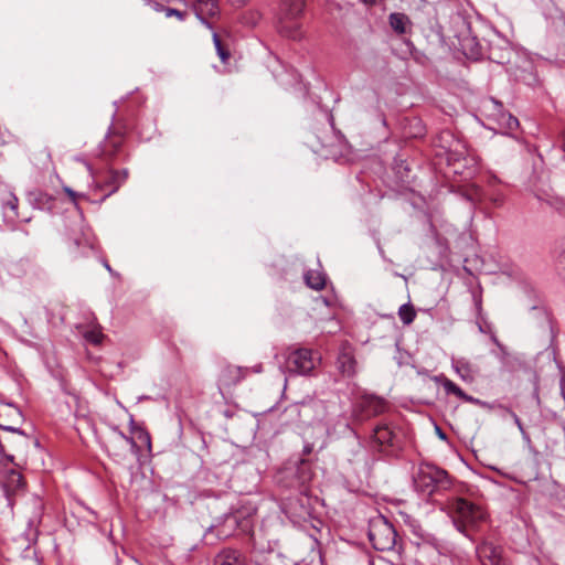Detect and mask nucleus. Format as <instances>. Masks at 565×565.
Instances as JSON below:
<instances>
[{
  "label": "nucleus",
  "mask_w": 565,
  "mask_h": 565,
  "mask_svg": "<svg viewBox=\"0 0 565 565\" xmlns=\"http://www.w3.org/2000/svg\"><path fill=\"white\" fill-rule=\"evenodd\" d=\"M231 6L235 7V8H241L245 4H247L250 0H227Z\"/></svg>",
  "instance_id": "obj_36"
},
{
  "label": "nucleus",
  "mask_w": 565,
  "mask_h": 565,
  "mask_svg": "<svg viewBox=\"0 0 565 565\" xmlns=\"http://www.w3.org/2000/svg\"><path fill=\"white\" fill-rule=\"evenodd\" d=\"M166 8H167V7H164L163 4L154 3V9H156L157 11L164 12V9H166Z\"/></svg>",
  "instance_id": "obj_40"
},
{
  "label": "nucleus",
  "mask_w": 565,
  "mask_h": 565,
  "mask_svg": "<svg viewBox=\"0 0 565 565\" xmlns=\"http://www.w3.org/2000/svg\"><path fill=\"white\" fill-rule=\"evenodd\" d=\"M372 443L380 451L393 452L399 447L398 437L393 427L387 423L379 424L374 427Z\"/></svg>",
  "instance_id": "obj_9"
},
{
  "label": "nucleus",
  "mask_w": 565,
  "mask_h": 565,
  "mask_svg": "<svg viewBox=\"0 0 565 565\" xmlns=\"http://www.w3.org/2000/svg\"><path fill=\"white\" fill-rule=\"evenodd\" d=\"M434 381L436 383H439L444 387L447 395L451 394L460 399L462 396H465V392L455 382L446 377L444 374L436 375L434 377Z\"/></svg>",
  "instance_id": "obj_18"
},
{
  "label": "nucleus",
  "mask_w": 565,
  "mask_h": 565,
  "mask_svg": "<svg viewBox=\"0 0 565 565\" xmlns=\"http://www.w3.org/2000/svg\"><path fill=\"white\" fill-rule=\"evenodd\" d=\"M489 102H490L491 104H493L494 108H495L498 111H501V110H502L503 105H502V103H501V102H499V100H497V99H494V98H490V99H489Z\"/></svg>",
  "instance_id": "obj_37"
},
{
  "label": "nucleus",
  "mask_w": 565,
  "mask_h": 565,
  "mask_svg": "<svg viewBox=\"0 0 565 565\" xmlns=\"http://www.w3.org/2000/svg\"><path fill=\"white\" fill-rule=\"evenodd\" d=\"M367 3H374L376 0H364Z\"/></svg>",
  "instance_id": "obj_47"
},
{
  "label": "nucleus",
  "mask_w": 565,
  "mask_h": 565,
  "mask_svg": "<svg viewBox=\"0 0 565 565\" xmlns=\"http://www.w3.org/2000/svg\"><path fill=\"white\" fill-rule=\"evenodd\" d=\"M313 476L311 463L307 459H300L296 468V477L298 482L303 486L308 483Z\"/></svg>",
  "instance_id": "obj_19"
},
{
  "label": "nucleus",
  "mask_w": 565,
  "mask_h": 565,
  "mask_svg": "<svg viewBox=\"0 0 565 565\" xmlns=\"http://www.w3.org/2000/svg\"><path fill=\"white\" fill-rule=\"evenodd\" d=\"M367 536L372 546L377 551H397L399 553L402 550L394 525L382 515L370 521Z\"/></svg>",
  "instance_id": "obj_4"
},
{
  "label": "nucleus",
  "mask_w": 565,
  "mask_h": 565,
  "mask_svg": "<svg viewBox=\"0 0 565 565\" xmlns=\"http://www.w3.org/2000/svg\"><path fill=\"white\" fill-rule=\"evenodd\" d=\"M305 7V0H280L276 14V29L280 35L295 41L302 39Z\"/></svg>",
  "instance_id": "obj_1"
},
{
  "label": "nucleus",
  "mask_w": 565,
  "mask_h": 565,
  "mask_svg": "<svg viewBox=\"0 0 565 565\" xmlns=\"http://www.w3.org/2000/svg\"><path fill=\"white\" fill-rule=\"evenodd\" d=\"M398 317L401 321L408 326L411 324L415 318H416V311L412 303H404L398 309Z\"/></svg>",
  "instance_id": "obj_22"
},
{
  "label": "nucleus",
  "mask_w": 565,
  "mask_h": 565,
  "mask_svg": "<svg viewBox=\"0 0 565 565\" xmlns=\"http://www.w3.org/2000/svg\"><path fill=\"white\" fill-rule=\"evenodd\" d=\"M35 201L38 203V207L41 210H44V209L51 210L52 209L53 199L50 195H47L46 193L38 192L35 194Z\"/></svg>",
  "instance_id": "obj_24"
},
{
  "label": "nucleus",
  "mask_w": 565,
  "mask_h": 565,
  "mask_svg": "<svg viewBox=\"0 0 565 565\" xmlns=\"http://www.w3.org/2000/svg\"><path fill=\"white\" fill-rule=\"evenodd\" d=\"M407 23H408V18L404 13H392L390 15L391 28L399 34H403L406 32Z\"/></svg>",
  "instance_id": "obj_21"
},
{
  "label": "nucleus",
  "mask_w": 565,
  "mask_h": 565,
  "mask_svg": "<svg viewBox=\"0 0 565 565\" xmlns=\"http://www.w3.org/2000/svg\"><path fill=\"white\" fill-rule=\"evenodd\" d=\"M249 367L225 365L218 375L220 387H231L241 383L248 374Z\"/></svg>",
  "instance_id": "obj_10"
},
{
  "label": "nucleus",
  "mask_w": 565,
  "mask_h": 565,
  "mask_svg": "<svg viewBox=\"0 0 565 565\" xmlns=\"http://www.w3.org/2000/svg\"><path fill=\"white\" fill-rule=\"evenodd\" d=\"M448 510L456 529L472 540L471 531L486 520V513L478 505L462 498H454L448 501Z\"/></svg>",
  "instance_id": "obj_2"
},
{
  "label": "nucleus",
  "mask_w": 565,
  "mask_h": 565,
  "mask_svg": "<svg viewBox=\"0 0 565 565\" xmlns=\"http://www.w3.org/2000/svg\"><path fill=\"white\" fill-rule=\"evenodd\" d=\"M502 119L505 120V127L509 130H514L519 126V120L512 116L511 114H504L502 113Z\"/></svg>",
  "instance_id": "obj_28"
},
{
  "label": "nucleus",
  "mask_w": 565,
  "mask_h": 565,
  "mask_svg": "<svg viewBox=\"0 0 565 565\" xmlns=\"http://www.w3.org/2000/svg\"><path fill=\"white\" fill-rule=\"evenodd\" d=\"M249 371H253L254 373H262L263 372V365L260 363L256 364L255 366L249 369Z\"/></svg>",
  "instance_id": "obj_39"
},
{
  "label": "nucleus",
  "mask_w": 565,
  "mask_h": 565,
  "mask_svg": "<svg viewBox=\"0 0 565 565\" xmlns=\"http://www.w3.org/2000/svg\"><path fill=\"white\" fill-rule=\"evenodd\" d=\"M85 339L93 344H99L103 340V333L99 330H90L85 333Z\"/></svg>",
  "instance_id": "obj_26"
},
{
  "label": "nucleus",
  "mask_w": 565,
  "mask_h": 565,
  "mask_svg": "<svg viewBox=\"0 0 565 565\" xmlns=\"http://www.w3.org/2000/svg\"><path fill=\"white\" fill-rule=\"evenodd\" d=\"M143 437H145V440L147 441L148 446H150V436H149V434H145Z\"/></svg>",
  "instance_id": "obj_43"
},
{
  "label": "nucleus",
  "mask_w": 565,
  "mask_h": 565,
  "mask_svg": "<svg viewBox=\"0 0 565 565\" xmlns=\"http://www.w3.org/2000/svg\"><path fill=\"white\" fill-rule=\"evenodd\" d=\"M451 367L463 382H475L478 370L469 360L465 358L452 359Z\"/></svg>",
  "instance_id": "obj_13"
},
{
  "label": "nucleus",
  "mask_w": 565,
  "mask_h": 565,
  "mask_svg": "<svg viewBox=\"0 0 565 565\" xmlns=\"http://www.w3.org/2000/svg\"><path fill=\"white\" fill-rule=\"evenodd\" d=\"M437 431H438L440 438H443V439L446 438V435L441 431L440 428L437 427Z\"/></svg>",
  "instance_id": "obj_44"
},
{
  "label": "nucleus",
  "mask_w": 565,
  "mask_h": 565,
  "mask_svg": "<svg viewBox=\"0 0 565 565\" xmlns=\"http://www.w3.org/2000/svg\"><path fill=\"white\" fill-rule=\"evenodd\" d=\"M164 15L167 18L175 17L179 20L183 21L185 19V17L188 15V12L186 11H181V10H178V9H174V8L167 7L164 9Z\"/></svg>",
  "instance_id": "obj_27"
},
{
  "label": "nucleus",
  "mask_w": 565,
  "mask_h": 565,
  "mask_svg": "<svg viewBox=\"0 0 565 565\" xmlns=\"http://www.w3.org/2000/svg\"><path fill=\"white\" fill-rule=\"evenodd\" d=\"M21 418L22 413L17 406L7 404L0 408V428L3 430L24 435L23 431L15 426V424L21 422Z\"/></svg>",
  "instance_id": "obj_11"
},
{
  "label": "nucleus",
  "mask_w": 565,
  "mask_h": 565,
  "mask_svg": "<svg viewBox=\"0 0 565 565\" xmlns=\"http://www.w3.org/2000/svg\"><path fill=\"white\" fill-rule=\"evenodd\" d=\"M461 399L467 402V403H471V404H476V405H480V406H486L487 405L486 402H482L479 398L470 396V395H468L466 393H465V396L461 397Z\"/></svg>",
  "instance_id": "obj_34"
},
{
  "label": "nucleus",
  "mask_w": 565,
  "mask_h": 565,
  "mask_svg": "<svg viewBox=\"0 0 565 565\" xmlns=\"http://www.w3.org/2000/svg\"><path fill=\"white\" fill-rule=\"evenodd\" d=\"M311 449H312V448H311V446H309V445H308V446H306V447H305L303 452H305L306 455H308V454H310V452H311Z\"/></svg>",
  "instance_id": "obj_42"
},
{
  "label": "nucleus",
  "mask_w": 565,
  "mask_h": 565,
  "mask_svg": "<svg viewBox=\"0 0 565 565\" xmlns=\"http://www.w3.org/2000/svg\"><path fill=\"white\" fill-rule=\"evenodd\" d=\"M491 201L493 202V204L495 206H501L503 204V196L502 195H495L491 199Z\"/></svg>",
  "instance_id": "obj_38"
},
{
  "label": "nucleus",
  "mask_w": 565,
  "mask_h": 565,
  "mask_svg": "<svg viewBox=\"0 0 565 565\" xmlns=\"http://www.w3.org/2000/svg\"><path fill=\"white\" fill-rule=\"evenodd\" d=\"M415 489L427 495L449 490L452 481L448 472L433 463L422 462L413 477Z\"/></svg>",
  "instance_id": "obj_3"
},
{
  "label": "nucleus",
  "mask_w": 565,
  "mask_h": 565,
  "mask_svg": "<svg viewBox=\"0 0 565 565\" xmlns=\"http://www.w3.org/2000/svg\"><path fill=\"white\" fill-rule=\"evenodd\" d=\"M203 6L210 15H214L218 12V6L214 0L206 1Z\"/></svg>",
  "instance_id": "obj_33"
},
{
  "label": "nucleus",
  "mask_w": 565,
  "mask_h": 565,
  "mask_svg": "<svg viewBox=\"0 0 565 565\" xmlns=\"http://www.w3.org/2000/svg\"><path fill=\"white\" fill-rule=\"evenodd\" d=\"M18 203V198L15 195H11L10 199L6 202V206L10 207V210L17 214Z\"/></svg>",
  "instance_id": "obj_35"
},
{
  "label": "nucleus",
  "mask_w": 565,
  "mask_h": 565,
  "mask_svg": "<svg viewBox=\"0 0 565 565\" xmlns=\"http://www.w3.org/2000/svg\"><path fill=\"white\" fill-rule=\"evenodd\" d=\"M215 565H246V561L239 551L224 548L216 555Z\"/></svg>",
  "instance_id": "obj_15"
},
{
  "label": "nucleus",
  "mask_w": 565,
  "mask_h": 565,
  "mask_svg": "<svg viewBox=\"0 0 565 565\" xmlns=\"http://www.w3.org/2000/svg\"><path fill=\"white\" fill-rule=\"evenodd\" d=\"M500 408L504 409L511 417L512 419L514 420L515 425L518 426V428L520 429V431L522 434H524V428H523V425H522V422L521 419L519 418V416L509 407H505V406H502L500 405Z\"/></svg>",
  "instance_id": "obj_30"
},
{
  "label": "nucleus",
  "mask_w": 565,
  "mask_h": 565,
  "mask_svg": "<svg viewBox=\"0 0 565 565\" xmlns=\"http://www.w3.org/2000/svg\"><path fill=\"white\" fill-rule=\"evenodd\" d=\"M386 406L387 404L382 397L375 395H363L354 402L351 415L353 420L363 423L384 413Z\"/></svg>",
  "instance_id": "obj_7"
},
{
  "label": "nucleus",
  "mask_w": 565,
  "mask_h": 565,
  "mask_svg": "<svg viewBox=\"0 0 565 565\" xmlns=\"http://www.w3.org/2000/svg\"><path fill=\"white\" fill-rule=\"evenodd\" d=\"M290 409L294 412H298V414H300V407L298 405L291 406Z\"/></svg>",
  "instance_id": "obj_41"
},
{
  "label": "nucleus",
  "mask_w": 565,
  "mask_h": 565,
  "mask_svg": "<svg viewBox=\"0 0 565 565\" xmlns=\"http://www.w3.org/2000/svg\"><path fill=\"white\" fill-rule=\"evenodd\" d=\"M306 285L313 290H322L326 287V275L318 270H308L305 276Z\"/></svg>",
  "instance_id": "obj_17"
},
{
  "label": "nucleus",
  "mask_w": 565,
  "mask_h": 565,
  "mask_svg": "<svg viewBox=\"0 0 565 565\" xmlns=\"http://www.w3.org/2000/svg\"><path fill=\"white\" fill-rule=\"evenodd\" d=\"M320 358L308 348H289L287 350L285 369L290 374L309 375Z\"/></svg>",
  "instance_id": "obj_6"
},
{
  "label": "nucleus",
  "mask_w": 565,
  "mask_h": 565,
  "mask_svg": "<svg viewBox=\"0 0 565 565\" xmlns=\"http://www.w3.org/2000/svg\"><path fill=\"white\" fill-rule=\"evenodd\" d=\"M339 371L345 376H353L355 374L356 361L353 355L352 349L349 345H343L337 360Z\"/></svg>",
  "instance_id": "obj_14"
},
{
  "label": "nucleus",
  "mask_w": 565,
  "mask_h": 565,
  "mask_svg": "<svg viewBox=\"0 0 565 565\" xmlns=\"http://www.w3.org/2000/svg\"><path fill=\"white\" fill-rule=\"evenodd\" d=\"M478 55L479 53H472V56H475L476 58H478Z\"/></svg>",
  "instance_id": "obj_48"
},
{
  "label": "nucleus",
  "mask_w": 565,
  "mask_h": 565,
  "mask_svg": "<svg viewBox=\"0 0 565 565\" xmlns=\"http://www.w3.org/2000/svg\"><path fill=\"white\" fill-rule=\"evenodd\" d=\"M223 527H228L230 531L220 530L218 535L227 537L232 534V531L239 529L242 532H247L252 527V522L248 518H241V513H230L225 516Z\"/></svg>",
  "instance_id": "obj_12"
},
{
  "label": "nucleus",
  "mask_w": 565,
  "mask_h": 565,
  "mask_svg": "<svg viewBox=\"0 0 565 565\" xmlns=\"http://www.w3.org/2000/svg\"><path fill=\"white\" fill-rule=\"evenodd\" d=\"M477 554L481 559H488L491 565H500L501 548L492 543L483 542L477 546Z\"/></svg>",
  "instance_id": "obj_16"
},
{
  "label": "nucleus",
  "mask_w": 565,
  "mask_h": 565,
  "mask_svg": "<svg viewBox=\"0 0 565 565\" xmlns=\"http://www.w3.org/2000/svg\"><path fill=\"white\" fill-rule=\"evenodd\" d=\"M63 190L70 196L71 201L75 204V206L77 207L78 206L77 199L84 198V194H79V193L75 192L70 186H64Z\"/></svg>",
  "instance_id": "obj_32"
},
{
  "label": "nucleus",
  "mask_w": 565,
  "mask_h": 565,
  "mask_svg": "<svg viewBox=\"0 0 565 565\" xmlns=\"http://www.w3.org/2000/svg\"><path fill=\"white\" fill-rule=\"evenodd\" d=\"M556 268L558 274L562 275L565 279V248L559 253L556 258Z\"/></svg>",
  "instance_id": "obj_29"
},
{
  "label": "nucleus",
  "mask_w": 565,
  "mask_h": 565,
  "mask_svg": "<svg viewBox=\"0 0 565 565\" xmlns=\"http://www.w3.org/2000/svg\"><path fill=\"white\" fill-rule=\"evenodd\" d=\"M213 42L221 61L223 63H227L231 57V52L228 47L222 42L217 33H213Z\"/></svg>",
  "instance_id": "obj_23"
},
{
  "label": "nucleus",
  "mask_w": 565,
  "mask_h": 565,
  "mask_svg": "<svg viewBox=\"0 0 565 565\" xmlns=\"http://www.w3.org/2000/svg\"><path fill=\"white\" fill-rule=\"evenodd\" d=\"M63 190L70 196L71 201L75 204V206L77 207L78 206L77 199L84 198V194H79V193L75 192L70 186H64Z\"/></svg>",
  "instance_id": "obj_31"
},
{
  "label": "nucleus",
  "mask_w": 565,
  "mask_h": 565,
  "mask_svg": "<svg viewBox=\"0 0 565 565\" xmlns=\"http://www.w3.org/2000/svg\"><path fill=\"white\" fill-rule=\"evenodd\" d=\"M553 150L561 151L563 154V159H565V128L558 132L555 143L553 146Z\"/></svg>",
  "instance_id": "obj_25"
},
{
  "label": "nucleus",
  "mask_w": 565,
  "mask_h": 565,
  "mask_svg": "<svg viewBox=\"0 0 565 565\" xmlns=\"http://www.w3.org/2000/svg\"><path fill=\"white\" fill-rule=\"evenodd\" d=\"M23 477L22 475L14 470V469H11L7 477H6V481H4V487L7 489V492H14L19 489H21L23 487Z\"/></svg>",
  "instance_id": "obj_20"
},
{
  "label": "nucleus",
  "mask_w": 565,
  "mask_h": 565,
  "mask_svg": "<svg viewBox=\"0 0 565 565\" xmlns=\"http://www.w3.org/2000/svg\"><path fill=\"white\" fill-rule=\"evenodd\" d=\"M7 458H8V460L13 461V456L8 455Z\"/></svg>",
  "instance_id": "obj_46"
},
{
  "label": "nucleus",
  "mask_w": 565,
  "mask_h": 565,
  "mask_svg": "<svg viewBox=\"0 0 565 565\" xmlns=\"http://www.w3.org/2000/svg\"><path fill=\"white\" fill-rule=\"evenodd\" d=\"M124 140L125 136L121 129L110 127L105 139L99 143L98 157L105 161L114 160L120 153Z\"/></svg>",
  "instance_id": "obj_8"
},
{
  "label": "nucleus",
  "mask_w": 565,
  "mask_h": 565,
  "mask_svg": "<svg viewBox=\"0 0 565 565\" xmlns=\"http://www.w3.org/2000/svg\"><path fill=\"white\" fill-rule=\"evenodd\" d=\"M86 166L93 182L94 191L103 193L100 202L116 193L120 186L127 181L129 171L127 169L115 170L107 169L106 171H95L90 163L83 161Z\"/></svg>",
  "instance_id": "obj_5"
},
{
  "label": "nucleus",
  "mask_w": 565,
  "mask_h": 565,
  "mask_svg": "<svg viewBox=\"0 0 565 565\" xmlns=\"http://www.w3.org/2000/svg\"><path fill=\"white\" fill-rule=\"evenodd\" d=\"M74 244L78 247L81 245V242L78 239H75Z\"/></svg>",
  "instance_id": "obj_45"
}]
</instances>
